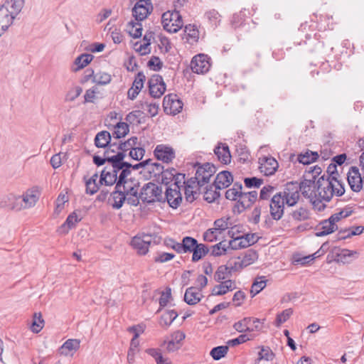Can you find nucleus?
Returning <instances> with one entry per match:
<instances>
[{
	"instance_id": "obj_1",
	"label": "nucleus",
	"mask_w": 364,
	"mask_h": 364,
	"mask_svg": "<svg viewBox=\"0 0 364 364\" xmlns=\"http://www.w3.org/2000/svg\"><path fill=\"white\" fill-rule=\"evenodd\" d=\"M333 183L335 182L332 180L326 179L325 175L318 179L314 186V189H316L318 203L320 200L329 202L333 195L341 196L344 194L345 188L343 187H341L335 191V189H333Z\"/></svg>"
},
{
	"instance_id": "obj_2",
	"label": "nucleus",
	"mask_w": 364,
	"mask_h": 364,
	"mask_svg": "<svg viewBox=\"0 0 364 364\" xmlns=\"http://www.w3.org/2000/svg\"><path fill=\"white\" fill-rule=\"evenodd\" d=\"M139 197L144 203H147L165 202L161 187L152 182H149L143 186Z\"/></svg>"
},
{
	"instance_id": "obj_3",
	"label": "nucleus",
	"mask_w": 364,
	"mask_h": 364,
	"mask_svg": "<svg viewBox=\"0 0 364 364\" xmlns=\"http://www.w3.org/2000/svg\"><path fill=\"white\" fill-rule=\"evenodd\" d=\"M301 187L298 182L291 181L287 183L281 193L282 198L285 200L286 205L289 207L294 206L300 198Z\"/></svg>"
},
{
	"instance_id": "obj_4",
	"label": "nucleus",
	"mask_w": 364,
	"mask_h": 364,
	"mask_svg": "<svg viewBox=\"0 0 364 364\" xmlns=\"http://www.w3.org/2000/svg\"><path fill=\"white\" fill-rule=\"evenodd\" d=\"M161 23L164 30L174 33L183 26V20L178 11H167L162 14Z\"/></svg>"
},
{
	"instance_id": "obj_5",
	"label": "nucleus",
	"mask_w": 364,
	"mask_h": 364,
	"mask_svg": "<svg viewBox=\"0 0 364 364\" xmlns=\"http://www.w3.org/2000/svg\"><path fill=\"white\" fill-rule=\"evenodd\" d=\"M183 107V102L176 94H168L164 97V111L167 114L176 115L181 112Z\"/></svg>"
},
{
	"instance_id": "obj_6",
	"label": "nucleus",
	"mask_w": 364,
	"mask_h": 364,
	"mask_svg": "<svg viewBox=\"0 0 364 364\" xmlns=\"http://www.w3.org/2000/svg\"><path fill=\"white\" fill-rule=\"evenodd\" d=\"M154 7L151 0H139L132 9V16L137 21L146 19L153 11Z\"/></svg>"
},
{
	"instance_id": "obj_7",
	"label": "nucleus",
	"mask_w": 364,
	"mask_h": 364,
	"mask_svg": "<svg viewBox=\"0 0 364 364\" xmlns=\"http://www.w3.org/2000/svg\"><path fill=\"white\" fill-rule=\"evenodd\" d=\"M285 200L281 193H276L272 196L269 203V213L273 220H280L284 213Z\"/></svg>"
},
{
	"instance_id": "obj_8",
	"label": "nucleus",
	"mask_w": 364,
	"mask_h": 364,
	"mask_svg": "<svg viewBox=\"0 0 364 364\" xmlns=\"http://www.w3.org/2000/svg\"><path fill=\"white\" fill-rule=\"evenodd\" d=\"M150 95L154 98H160L166 91V84L162 76L153 75L148 81Z\"/></svg>"
},
{
	"instance_id": "obj_9",
	"label": "nucleus",
	"mask_w": 364,
	"mask_h": 364,
	"mask_svg": "<svg viewBox=\"0 0 364 364\" xmlns=\"http://www.w3.org/2000/svg\"><path fill=\"white\" fill-rule=\"evenodd\" d=\"M153 237L151 235L142 234L136 235L132 238L131 245L136 250L139 255H144L148 252Z\"/></svg>"
},
{
	"instance_id": "obj_10",
	"label": "nucleus",
	"mask_w": 364,
	"mask_h": 364,
	"mask_svg": "<svg viewBox=\"0 0 364 364\" xmlns=\"http://www.w3.org/2000/svg\"><path fill=\"white\" fill-rule=\"evenodd\" d=\"M234 328L240 332H252L254 331H259L262 329V324L258 318H252L250 317H245L243 319L236 322Z\"/></svg>"
},
{
	"instance_id": "obj_11",
	"label": "nucleus",
	"mask_w": 364,
	"mask_h": 364,
	"mask_svg": "<svg viewBox=\"0 0 364 364\" xmlns=\"http://www.w3.org/2000/svg\"><path fill=\"white\" fill-rule=\"evenodd\" d=\"M154 155L157 160L166 164L172 162L176 157L174 149L166 144H158L154 151Z\"/></svg>"
},
{
	"instance_id": "obj_12",
	"label": "nucleus",
	"mask_w": 364,
	"mask_h": 364,
	"mask_svg": "<svg viewBox=\"0 0 364 364\" xmlns=\"http://www.w3.org/2000/svg\"><path fill=\"white\" fill-rule=\"evenodd\" d=\"M197 166L196 175L199 178L201 184L204 186L209 182L210 178L216 172L215 166L210 163H205L202 165L196 164L195 167Z\"/></svg>"
},
{
	"instance_id": "obj_13",
	"label": "nucleus",
	"mask_w": 364,
	"mask_h": 364,
	"mask_svg": "<svg viewBox=\"0 0 364 364\" xmlns=\"http://www.w3.org/2000/svg\"><path fill=\"white\" fill-rule=\"evenodd\" d=\"M209 58L207 55L198 54L194 56L191 62L192 71L198 74L207 73L210 67Z\"/></svg>"
},
{
	"instance_id": "obj_14",
	"label": "nucleus",
	"mask_w": 364,
	"mask_h": 364,
	"mask_svg": "<svg viewBox=\"0 0 364 364\" xmlns=\"http://www.w3.org/2000/svg\"><path fill=\"white\" fill-rule=\"evenodd\" d=\"M257 196L258 194L256 191L249 192L242 191L236 205V207L238 209V212L242 213L245 209L251 207V205L256 202Z\"/></svg>"
},
{
	"instance_id": "obj_15",
	"label": "nucleus",
	"mask_w": 364,
	"mask_h": 364,
	"mask_svg": "<svg viewBox=\"0 0 364 364\" xmlns=\"http://www.w3.org/2000/svg\"><path fill=\"white\" fill-rule=\"evenodd\" d=\"M347 176L348 183L350 189L354 192L360 191L363 188V181L358 168L351 166Z\"/></svg>"
},
{
	"instance_id": "obj_16",
	"label": "nucleus",
	"mask_w": 364,
	"mask_h": 364,
	"mask_svg": "<svg viewBox=\"0 0 364 364\" xmlns=\"http://www.w3.org/2000/svg\"><path fill=\"white\" fill-rule=\"evenodd\" d=\"M164 198H165V201H167L169 206L173 209H176L183 200L180 188H176L172 186L166 188Z\"/></svg>"
},
{
	"instance_id": "obj_17",
	"label": "nucleus",
	"mask_w": 364,
	"mask_h": 364,
	"mask_svg": "<svg viewBox=\"0 0 364 364\" xmlns=\"http://www.w3.org/2000/svg\"><path fill=\"white\" fill-rule=\"evenodd\" d=\"M118 181L117 171L115 168L105 167L100 175V183L105 186L117 184Z\"/></svg>"
},
{
	"instance_id": "obj_18",
	"label": "nucleus",
	"mask_w": 364,
	"mask_h": 364,
	"mask_svg": "<svg viewBox=\"0 0 364 364\" xmlns=\"http://www.w3.org/2000/svg\"><path fill=\"white\" fill-rule=\"evenodd\" d=\"M15 17L4 7L0 6V37L13 24Z\"/></svg>"
},
{
	"instance_id": "obj_19",
	"label": "nucleus",
	"mask_w": 364,
	"mask_h": 364,
	"mask_svg": "<svg viewBox=\"0 0 364 364\" xmlns=\"http://www.w3.org/2000/svg\"><path fill=\"white\" fill-rule=\"evenodd\" d=\"M279 164L277 161L272 157H264L260 164L259 170L265 176L273 175L277 170Z\"/></svg>"
},
{
	"instance_id": "obj_20",
	"label": "nucleus",
	"mask_w": 364,
	"mask_h": 364,
	"mask_svg": "<svg viewBox=\"0 0 364 364\" xmlns=\"http://www.w3.org/2000/svg\"><path fill=\"white\" fill-rule=\"evenodd\" d=\"M233 181L232 173L228 171H223L220 172L214 181L215 189H224L228 188Z\"/></svg>"
},
{
	"instance_id": "obj_21",
	"label": "nucleus",
	"mask_w": 364,
	"mask_h": 364,
	"mask_svg": "<svg viewBox=\"0 0 364 364\" xmlns=\"http://www.w3.org/2000/svg\"><path fill=\"white\" fill-rule=\"evenodd\" d=\"M214 153L222 164H228L230 163L231 154L227 144L218 143L214 149Z\"/></svg>"
},
{
	"instance_id": "obj_22",
	"label": "nucleus",
	"mask_w": 364,
	"mask_h": 364,
	"mask_svg": "<svg viewBox=\"0 0 364 364\" xmlns=\"http://www.w3.org/2000/svg\"><path fill=\"white\" fill-rule=\"evenodd\" d=\"M203 294L200 289L196 287H191L186 289L184 294V301L188 305H195L200 301Z\"/></svg>"
},
{
	"instance_id": "obj_23",
	"label": "nucleus",
	"mask_w": 364,
	"mask_h": 364,
	"mask_svg": "<svg viewBox=\"0 0 364 364\" xmlns=\"http://www.w3.org/2000/svg\"><path fill=\"white\" fill-rule=\"evenodd\" d=\"M235 289H236L235 282L231 279H227L223 282H220V284L215 285L213 287L211 294L214 296H222L228 291L234 290Z\"/></svg>"
},
{
	"instance_id": "obj_24",
	"label": "nucleus",
	"mask_w": 364,
	"mask_h": 364,
	"mask_svg": "<svg viewBox=\"0 0 364 364\" xmlns=\"http://www.w3.org/2000/svg\"><path fill=\"white\" fill-rule=\"evenodd\" d=\"M21 196L25 209L33 207L39 198V193L36 188L27 190Z\"/></svg>"
},
{
	"instance_id": "obj_25",
	"label": "nucleus",
	"mask_w": 364,
	"mask_h": 364,
	"mask_svg": "<svg viewBox=\"0 0 364 364\" xmlns=\"http://www.w3.org/2000/svg\"><path fill=\"white\" fill-rule=\"evenodd\" d=\"M230 220V217H223L215 220L213 223L214 230H217L219 232L222 233L227 229L230 228L228 231V235L233 237V235H235L234 228L232 227Z\"/></svg>"
},
{
	"instance_id": "obj_26",
	"label": "nucleus",
	"mask_w": 364,
	"mask_h": 364,
	"mask_svg": "<svg viewBox=\"0 0 364 364\" xmlns=\"http://www.w3.org/2000/svg\"><path fill=\"white\" fill-rule=\"evenodd\" d=\"M257 357L255 360V364H259L262 360L272 361L275 358L274 353L267 346H258Z\"/></svg>"
},
{
	"instance_id": "obj_27",
	"label": "nucleus",
	"mask_w": 364,
	"mask_h": 364,
	"mask_svg": "<svg viewBox=\"0 0 364 364\" xmlns=\"http://www.w3.org/2000/svg\"><path fill=\"white\" fill-rule=\"evenodd\" d=\"M24 4L25 0H6L0 6L7 9L10 14L16 18L21 11Z\"/></svg>"
},
{
	"instance_id": "obj_28",
	"label": "nucleus",
	"mask_w": 364,
	"mask_h": 364,
	"mask_svg": "<svg viewBox=\"0 0 364 364\" xmlns=\"http://www.w3.org/2000/svg\"><path fill=\"white\" fill-rule=\"evenodd\" d=\"M316 183L311 180H304V181L299 183V186L301 187V194L306 198H309L312 200L314 198H317V193L316 189L313 190L312 188H314Z\"/></svg>"
},
{
	"instance_id": "obj_29",
	"label": "nucleus",
	"mask_w": 364,
	"mask_h": 364,
	"mask_svg": "<svg viewBox=\"0 0 364 364\" xmlns=\"http://www.w3.org/2000/svg\"><path fill=\"white\" fill-rule=\"evenodd\" d=\"M122 156V159H120L119 162L118 164V167L114 168L117 169V173L121 171L119 176H118V181H120V183L124 182V180H127V177L131 173V166H132V164L124 161V159L126 156V154H123L122 153H119Z\"/></svg>"
},
{
	"instance_id": "obj_30",
	"label": "nucleus",
	"mask_w": 364,
	"mask_h": 364,
	"mask_svg": "<svg viewBox=\"0 0 364 364\" xmlns=\"http://www.w3.org/2000/svg\"><path fill=\"white\" fill-rule=\"evenodd\" d=\"M122 156L119 154V153H117V154H114L112 156L108 157H101L97 155H95L93 156V162L97 166H100L105 164L106 161L111 164L113 168H117L118 164L119 162L120 159H122Z\"/></svg>"
},
{
	"instance_id": "obj_31",
	"label": "nucleus",
	"mask_w": 364,
	"mask_h": 364,
	"mask_svg": "<svg viewBox=\"0 0 364 364\" xmlns=\"http://www.w3.org/2000/svg\"><path fill=\"white\" fill-rule=\"evenodd\" d=\"M318 231L315 232L316 237H323L329 235L338 229V226H333L332 224L328 223L326 220H323L319 223L316 228Z\"/></svg>"
},
{
	"instance_id": "obj_32",
	"label": "nucleus",
	"mask_w": 364,
	"mask_h": 364,
	"mask_svg": "<svg viewBox=\"0 0 364 364\" xmlns=\"http://www.w3.org/2000/svg\"><path fill=\"white\" fill-rule=\"evenodd\" d=\"M137 145H140V143L138 141V138L136 136H132L124 142L120 141V143L117 146V149L119 150V151L117 153H122L123 154H126L127 151L132 150Z\"/></svg>"
},
{
	"instance_id": "obj_33",
	"label": "nucleus",
	"mask_w": 364,
	"mask_h": 364,
	"mask_svg": "<svg viewBox=\"0 0 364 364\" xmlns=\"http://www.w3.org/2000/svg\"><path fill=\"white\" fill-rule=\"evenodd\" d=\"M93 55L88 53L81 54L74 61L75 67L72 68L73 72H77L87 66L93 59Z\"/></svg>"
},
{
	"instance_id": "obj_34",
	"label": "nucleus",
	"mask_w": 364,
	"mask_h": 364,
	"mask_svg": "<svg viewBox=\"0 0 364 364\" xmlns=\"http://www.w3.org/2000/svg\"><path fill=\"white\" fill-rule=\"evenodd\" d=\"M111 135L107 131H102L97 134L95 144L99 148H105L111 143Z\"/></svg>"
},
{
	"instance_id": "obj_35",
	"label": "nucleus",
	"mask_w": 364,
	"mask_h": 364,
	"mask_svg": "<svg viewBox=\"0 0 364 364\" xmlns=\"http://www.w3.org/2000/svg\"><path fill=\"white\" fill-rule=\"evenodd\" d=\"M318 156L319 155L316 151L307 150L304 153L299 154L297 160L299 163L303 164L304 165H308L315 162L318 159Z\"/></svg>"
},
{
	"instance_id": "obj_36",
	"label": "nucleus",
	"mask_w": 364,
	"mask_h": 364,
	"mask_svg": "<svg viewBox=\"0 0 364 364\" xmlns=\"http://www.w3.org/2000/svg\"><path fill=\"white\" fill-rule=\"evenodd\" d=\"M80 348V341L77 339L67 340L60 348L59 351L61 355H68L72 350H77Z\"/></svg>"
},
{
	"instance_id": "obj_37",
	"label": "nucleus",
	"mask_w": 364,
	"mask_h": 364,
	"mask_svg": "<svg viewBox=\"0 0 364 364\" xmlns=\"http://www.w3.org/2000/svg\"><path fill=\"white\" fill-rule=\"evenodd\" d=\"M177 316L178 314L175 310H168L161 315L159 324L162 327L167 328Z\"/></svg>"
},
{
	"instance_id": "obj_38",
	"label": "nucleus",
	"mask_w": 364,
	"mask_h": 364,
	"mask_svg": "<svg viewBox=\"0 0 364 364\" xmlns=\"http://www.w3.org/2000/svg\"><path fill=\"white\" fill-rule=\"evenodd\" d=\"M333 252L336 257L335 259L343 263L350 262V260L348 259L358 254L355 251H351L347 249H338L336 250Z\"/></svg>"
},
{
	"instance_id": "obj_39",
	"label": "nucleus",
	"mask_w": 364,
	"mask_h": 364,
	"mask_svg": "<svg viewBox=\"0 0 364 364\" xmlns=\"http://www.w3.org/2000/svg\"><path fill=\"white\" fill-rule=\"evenodd\" d=\"M113 203L112 206L114 209H119L122 207L124 201L126 200V193L122 192L120 190L114 189L111 194Z\"/></svg>"
},
{
	"instance_id": "obj_40",
	"label": "nucleus",
	"mask_w": 364,
	"mask_h": 364,
	"mask_svg": "<svg viewBox=\"0 0 364 364\" xmlns=\"http://www.w3.org/2000/svg\"><path fill=\"white\" fill-rule=\"evenodd\" d=\"M228 243L225 240L221 241L211 247L210 255L220 257L228 252Z\"/></svg>"
},
{
	"instance_id": "obj_41",
	"label": "nucleus",
	"mask_w": 364,
	"mask_h": 364,
	"mask_svg": "<svg viewBox=\"0 0 364 364\" xmlns=\"http://www.w3.org/2000/svg\"><path fill=\"white\" fill-rule=\"evenodd\" d=\"M209 248L207 245L198 243V247L193 251L192 261L193 262H198L205 257L209 252Z\"/></svg>"
},
{
	"instance_id": "obj_42",
	"label": "nucleus",
	"mask_w": 364,
	"mask_h": 364,
	"mask_svg": "<svg viewBox=\"0 0 364 364\" xmlns=\"http://www.w3.org/2000/svg\"><path fill=\"white\" fill-rule=\"evenodd\" d=\"M266 285L267 280L265 279V277H257L252 283L251 287L250 294H252V297H254L255 295L259 294L262 289L265 288Z\"/></svg>"
},
{
	"instance_id": "obj_43",
	"label": "nucleus",
	"mask_w": 364,
	"mask_h": 364,
	"mask_svg": "<svg viewBox=\"0 0 364 364\" xmlns=\"http://www.w3.org/2000/svg\"><path fill=\"white\" fill-rule=\"evenodd\" d=\"M242 186L240 183H235L233 184L232 188L228 189L225 192V198L228 200H236L237 199L239 200L240 195L242 192Z\"/></svg>"
},
{
	"instance_id": "obj_44",
	"label": "nucleus",
	"mask_w": 364,
	"mask_h": 364,
	"mask_svg": "<svg viewBox=\"0 0 364 364\" xmlns=\"http://www.w3.org/2000/svg\"><path fill=\"white\" fill-rule=\"evenodd\" d=\"M129 132V125L126 122H118L114 126L112 136L115 139L124 137Z\"/></svg>"
},
{
	"instance_id": "obj_45",
	"label": "nucleus",
	"mask_w": 364,
	"mask_h": 364,
	"mask_svg": "<svg viewBox=\"0 0 364 364\" xmlns=\"http://www.w3.org/2000/svg\"><path fill=\"white\" fill-rule=\"evenodd\" d=\"M219 189H215L213 184L210 185L206 188V191L204 192L203 198L208 203H213L220 196V193L218 191Z\"/></svg>"
},
{
	"instance_id": "obj_46",
	"label": "nucleus",
	"mask_w": 364,
	"mask_h": 364,
	"mask_svg": "<svg viewBox=\"0 0 364 364\" xmlns=\"http://www.w3.org/2000/svg\"><path fill=\"white\" fill-rule=\"evenodd\" d=\"M291 215L294 220L302 221L309 218L310 213L308 208L301 206L293 210Z\"/></svg>"
},
{
	"instance_id": "obj_47",
	"label": "nucleus",
	"mask_w": 364,
	"mask_h": 364,
	"mask_svg": "<svg viewBox=\"0 0 364 364\" xmlns=\"http://www.w3.org/2000/svg\"><path fill=\"white\" fill-rule=\"evenodd\" d=\"M231 270L226 265H221L218 267L217 271L215 273L214 279L216 282H223L225 279L231 276Z\"/></svg>"
},
{
	"instance_id": "obj_48",
	"label": "nucleus",
	"mask_w": 364,
	"mask_h": 364,
	"mask_svg": "<svg viewBox=\"0 0 364 364\" xmlns=\"http://www.w3.org/2000/svg\"><path fill=\"white\" fill-rule=\"evenodd\" d=\"M258 259V254L253 250H247L242 257L241 262L245 267L253 264Z\"/></svg>"
},
{
	"instance_id": "obj_49",
	"label": "nucleus",
	"mask_w": 364,
	"mask_h": 364,
	"mask_svg": "<svg viewBox=\"0 0 364 364\" xmlns=\"http://www.w3.org/2000/svg\"><path fill=\"white\" fill-rule=\"evenodd\" d=\"M127 32L134 38H138L141 37L142 32V26L140 23H134L130 21L127 24Z\"/></svg>"
},
{
	"instance_id": "obj_50",
	"label": "nucleus",
	"mask_w": 364,
	"mask_h": 364,
	"mask_svg": "<svg viewBox=\"0 0 364 364\" xmlns=\"http://www.w3.org/2000/svg\"><path fill=\"white\" fill-rule=\"evenodd\" d=\"M183 253L193 252L194 249L198 247L196 239L186 236L183 238Z\"/></svg>"
},
{
	"instance_id": "obj_51",
	"label": "nucleus",
	"mask_w": 364,
	"mask_h": 364,
	"mask_svg": "<svg viewBox=\"0 0 364 364\" xmlns=\"http://www.w3.org/2000/svg\"><path fill=\"white\" fill-rule=\"evenodd\" d=\"M44 325V320L42 318L41 314L35 313L33 314V321L32 322L31 329L33 333H38L41 331Z\"/></svg>"
},
{
	"instance_id": "obj_52",
	"label": "nucleus",
	"mask_w": 364,
	"mask_h": 364,
	"mask_svg": "<svg viewBox=\"0 0 364 364\" xmlns=\"http://www.w3.org/2000/svg\"><path fill=\"white\" fill-rule=\"evenodd\" d=\"M185 198L188 203H193L200 196V188H193L192 186H184Z\"/></svg>"
},
{
	"instance_id": "obj_53",
	"label": "nucleus",
	"mask_w": 364,
	"mask_h": 364,
	"mask_svg": "<svg viewBox=\"0 0 364 364\" xmlns=\"http://www.w3.org/2000/svg\"><path fill=\"white\" fill-rule=\"evenodd\" d=\"M228 346H220L213 348L210 354L212 356V358L215 360H218L220 358L225 356V355L228 353Z\"/></svg>"
},
{
	"instance_id": "obj_54",
	"label": "nucleus",
	"mask_w": 364,
	"mask_h": 364,
	"mask_svg": "<svg viewBox=\"0 0 364 364\" xmlns=\"http://www.w3.org/2000/svg\"><path fill=\"white\" fill-rule=\"evenodd\" d=\"M293 314L292 309H287L277 315L274 324L277 327H279L283 323L287 321Z\"/></svg>"
},
{
	"instance_id": "obj_55",
	"label": "nucleus",
	"mask_w": 364,
	"mask_h": 364,
	"mask_svg": "<svg viewBox=\"0 0 364 364\" xmlns=\"http://www.w3.org/2000/svg\"><path fill=\"white\" fill-rule=\"evenodd\" d=\"M141 108L146 111L151 117H154L158 114L159 105L147 101L140 102Z\"/></svg>"
},
{
	"instance_id": "obj_56",
	"label": "nucleus",
	"mask_w": 364,
	"mask_h": 364,
	"mask_svg": "<svg viewBox=\"0 0 364 364\" xmlns=\"http://www.w3.org/2000/svg\"><path fill=\"white\" fill-rule=\"evenodd\" d=\"M176 170L173 168L164 169L161 173V182L165 185H168L173 181L176 177Z\"/></svg>"
},
{
	"instance_id": "obj_57",
	"label": "nucleus",
	"mask_w": 364,
	"mask_h": 364,
	"mask_svg": "<svg viewBox=\"0 0 364 364\" xmlns=\"http://www.w3.org/2000/svg\"><path fill=\"white\" fill-rule=\"evenodd\" d=\"M185 32L188 40H192L193 42H197L199 38V31L195 25L188 24L185 27Z\"/></svg>"
},
{
	"instance_id": "obj_58",
	"label": "nucleus",
	"mask_w": 364,
	"mask_h": 364,
	"mask_svg": "<svg viewBox=\"0 0 364 364\" xmlns=\"http://www.w3.org/2000/svg\"><path fill=\"white\" fill-rule=\"evenodd\" d=\"M363 228L361 226H357L354 228L353 230H344L340 231L337 235L338 240H343L348 237H350L353 235H358L363 232Z\"/></svg>"
},
{
	"instance_id": "obj_59",
	"label": "nucleus",
	"mask_w": 364,
	"mask_h": 364,
	"mask_svg": "<svg viewBox=\"0 0 364 364\" xmlns=\"http://www.w3.org/2000/svg\"><path fill=\"white\" fill-rule=\"evenodd\" d=\"M241 261V257H232L228 261L227 266L231 272L240 271L245 267Z\"/></svg>"
},
{
	"instance_id": "obj_60",
	"label": "nucleus",
	"mask_w": 364,
	"mask_h": 364,
	"mask_svg": "<svg viewBox=\"0 0 364 364\" xmlns=\"http://www.w3.org/2000/svg\"><path fill=\"white\" fill-rule=\"evenodd\" d=\"M146 352L154 358L157 364H168L167 360L161 355V350L158 348H148Z\"/></svg>"
},
{
	"instance_id": "obj_61",
	"label": "nucleus",
	"mask_w": 364,
	"mask_h": 364,
	"mask_svg": "<svg viewBox=\"0 0 364 364\" xmlns=\"http://www.w3.org/2000/svg\"><path fill=\"white\" fill-rule=\"evenodd\" d=\"M82 89L80 86H75L71 88L65 97V102H73L82 93Z\"/></svg>"
},
{
	"instance_id": "obj_62",
	"label": "nucleus",
	"mask_w": 364,
	"mask_h": 364,
	"mask_svg": "<svg viewBox=\"0 0 364 364\" xmlns=\"http://www.w3.org/2000/svg\"><path fill=\"white\" fill-rule=\"evenodd\" d=\"M112 77L107 73H97L95 76L93 81L98 85H107L110 82Z\"/></svg>"
},
{
	"instance_id": "obj_63",
	"label": "nucleus",
	"mask_w": 364,
	"mask_h": 364,
	"mask_svg": "<svg viewBox=\"0 0 364 364\" xmlns=\"http://www.w3.org/2000/svg\"><path fill=\"white\" fill-rule=\"evenodd\" d=\"M275 189L276 187L271 185H267L262 187V188L260 190L259 198H260V199L270 201L269 199L272 197V194Z\"/></svg>"
},
{
	"instance_id": "obj_64",
	"label": "nucleus",
	"mask_w": 364,
	"mask_h": 364,
	"mask_svg": "<svg viewBox=\"0 0 364 364\" xmlns=\"http://www.w3.org/2000/svg\"><path fill=\"white\" fill-rule=\"evenodd\" d=\"M205 16L212 26H217L220 22V14L215 9L210 10L205 13Z\"/></svg>"
}]
</instances>
